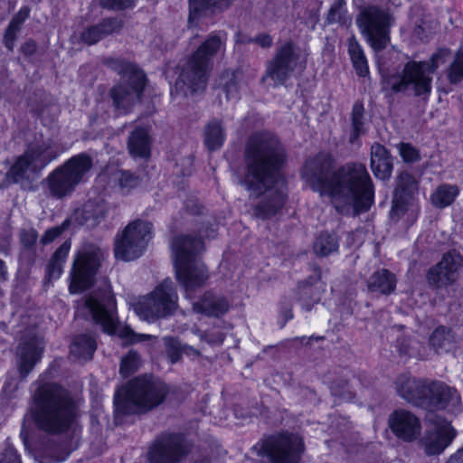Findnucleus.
<instances>
[{
	"mask_svg": "<svg viewBox=\"0 0 463 463\" xmlns=\"http://www.w3.org/2000/svg\"><path fill=\"white\" fill-rule=\"evenodd\" d=\"M332 166L333 159L329 154H318L307 161L302 178L321 197H328L339 213L357 214L369 209L373 189L365 166L346 165L331 172Z\"/></svg>",
	"mask_w": 463,
	"mask_h": 463,
	"instance_id": "f257e3e1",
	"label": "nucleus"
},
{
	"mask_svg": "<svg viewBox=\"0 0 463 463\" xmlns=\"http://www.w3.org/2000/svg\"><path fill=\"white\" fill-rule=\"evenodd\" d=\"M247 173L241 181L250 195L266 194L270 206H260L258 214L267 218L274 214L284 203L285 182L279 168L285 161V152L279 142L269 133L252 136L246 150Z\"/></svg>",
	"mask_w": 463,
	"mask_h": 463,
	"instance_id": "f03ea898",
	"label": "nucleus"
},
{
	"mask_svg": "<svg viewBox=\"0 0 463 463\" xmlns=\"http://www.w3.org/2000/svg\"><path fill=\"white\" fill-rule=\"evenodd\" d=\"M33 414L43 430L55 433L66 430L72 424L76 410L65 390L47 383L35 392Z\"/></svg>",
	"mask_w": 463,
	"mask_h": 463,
	"instance_id": "7ed1b4c3",
	"label": "nucleus"
},
{
	"mask_svg": "<svg viewBox=\"0 0 463 463\" xmlns=\"http://www.w3.org/2000/svg\"><path fill=\"white\" fill-rule=\"evenodd\" d=\"M171 250L176 279L183 286L187 298H190L192 292L205 285L209 279L205 265L197 259L203 243L189 236H178L174 239Z\"/></svg>",
	"mask_w": 463,
	"mask_h": 463,
	"instance_id": "20e7f679",
	"label": "nucleus"
},
{
	"mask_svg": "<svg viewBox=\"0 0 463 463\" xmlns=\"http://www.w3.org/2000/svg\"><path fill=\"white\" fill-rule=\"evenodd\" d=\"M397 390L403 399L416 405L428 403L434 409L447 410L455 414L461 411V400L458 392L441 383H432L428 389L430 397L426 398L427 389L419 381L402 375L397 381Z\"/></svg>",
	"mask_w": 463,
	"mask_h": 463,
	"instance_id": "39448f33",
	"label": "nucleus"
},
{
	"mask_svg": "<svg viewBox=\"0 0 463 463\" xmlns=\"http://www.w3.org/2000/svg\"><path fill=\"white\" fill-rule=\"evenodd\" d=\"M449 56V50L440 49L429 61H409L401 76L390 78L386 83L395 91L410 90L417 96L430 95L433 74L447 61Z\"/></svg>",
	"mask_w": 463,
	"mask_h": 463,
	"instance_id": "423d86ee",
	"label": "nucleus"
},
{
	"mask_svg": "<svg viewBox=\"0 0 463 463\" xmlns=\"http://www.w3.org/2000/svg\"><path fill=\"white\" fill-rule=\"evenodd\" d=\"M166 393L165 385L152 378H138L117 391L115 409L120 413H135L158 405Z\"/></svg>",
	"mask_w": 463,
	"mask_h": 463,
	"instance_id": "0eeeda50",
	"label": "nucleus"
},
{
	"mask_svg": "<svg viewBox=\"0 0 463 463\" xmlns=\"http://www.w3.org/2000/svg\"><path fill=\"white\" fill-rule=\"evenodd\" d=\"M222 48V43L219 37L211 36L207 39L188 60L171 93L175 91L187 95L203 90L211 68V58Z\"/></svg>",
	"mask_w": 463,
	"mask_h": 463,
	"instance_id": "6e6552de",
	"label": "nucleus"
},
{
	"mask_svg": "<svg viewBox=\"0 0 463 463\" xmlns=\"http://www.w3.org/2000/svg\"><path fill=\"white\" fill-rule=\"evenodd\" d=\"M140 320L154 323L172 316L178 308V294L170 279H165L152 291L139 297L132 305Z\"/></svg>",
	"mask_w": 463,
	"mask_h": 463,
	"instance_id": "1a4fd4ad",
	"label": "nucleus"
},
{
	"mask_svg": "<svg viewBox=\"0 0 463 463\" xmlns=\"http://www.w3.org/2000/svg\"><path fill=\"white\" fill-rule=\"evenodd\" d=\"M63 152V148L52 138L31 144L24 154L19 156L6 174L12 182L28 178L31 174L43 168Z\"/></svg>",
	"mask_w": 463,
	"mask_h": 463,
	"instance_id": "9d476101",
	"label": "nucleus"
},
{
	"mask_svg": "<svg viewBox=\"0 0 463 463\" xmlns=\"http://www.w3.org/2000/svg\"><path fill=\"white\" fill-rule=\"evenodd\" d=\"M152 224L147 221L137 219L129 222L115 238L116 259L131 261L142 256L152 239Z\"/></svg>",
	"mask_w": 463,
	"mask_h": 463,
	"instance_id": "9b49d317",
	"label": "nucleus"
},
{
	"mask_svg": "<svg viewBox=\"0 0 463 463\" xmlns=\"http://www.w3.org/2000/svg\"><path fill=\"white\" fill-rule=\"evenodd\" d=\"M91 166L90 158L84 154L71 157L49 177L51 194L57 197L70 194L79 184L87 180Z\"/></svg>",
	"mask_w": 463,
	"mask_h": 463,
	"instance_id": "f8f14e48",
	"label": "nucleus"
},
{
	"mask_svg": "<svg viewBox=\"0 0 463 463\" xmlns=\"http://www.w3.org/2000/svg\"><path fill=\"white\" fill-rule=\"evenodd\" d=\"M104 251L94 245H84L75 254L72 269L70 273V292L80 293L96 281V276Z\"/></svg>",
	"mask_w": 463,
	"mask_h": 463,
	"instance_id": "ddd939ff",
	"label": "nucleus"
},
{
	"mask_svg": "<svg viewBox=\"0 0 463 463\" xmlns=\"http://www.w3.org/2000/svg\"><path fill=\"white\" fill-rule=\"evenodd\" d=\"M303 451V440L298 435L280 433L262 442L260 455L266 457L269 463H298Z\"/></svg>",
	"mask_w": 463,
	"mask_h": 463,
	"instance_id": "4468645a",
	"label": "nucleus"
},
{
	"mask_svg": "<svg viewBox=\"0 0 463 463\" xmlns=\"http://www.w3.org/2000/svg\"><path fill=\"white\" fill-rule=\"evenodd\" d=\"M357 24L372 48L378 53L389 43L388 28L391 17L376 7L364 8L357 18Z\"/></svg>",
	"mask_w": 463,
	"mask_h": 463,
	"instance_id": "2eb2a0df",
	"label": "nucleus"
},
{
	"mask_svg": "<svg viewBox=\"0 0 463 463\" xmlns=\"http://www.w3.org/2000/svg\"><path fill=\"white\" fill-rule=\"evenodd\" d=\"M83 306L92 319L101 326L104 332L109 335L117 332L116 302L110 287L106 281L102 290L88 297Z\"/></svg>",
	"mask_w": 463,
	"mask_h": 463,
	"instance_id": "dca6fc26",
	"label": "nucleus"
},
{
	"mask_svg": "<svg viewBox=\"0 0 463 463\" xmlns=\"http://www.w3.org/2000/svg\"><path fill=\"white\" fill-rule=\"evenodd\" d=\"M119 73L123 84L112 90V97L116 108L122 109V112H127V109L140 97L145 86V75L136 65L131 63L122 64Z\"/></svg>",
	"mask_w": 463,
	"mask_h": 463,
	"instance_id": "f3484780",
	"label": "nucleus"
},
{
	"mask_svg": "<svg viewBox=\"0 0 463 463\" xmlns=\"http://www.w3.org/2000/svg\"><path fill=\"white\" fill-rule=\"evenodd\" d=\"M187 444L178 435L156 441L149 452L151 463H177L187 453Z\"/></svg>",
	"mask_w": 463,
	"mask_h": 463,
	"instance_id": "a211bd4d",
	"label": "nucleus"
},
{
	"mask_svg": "<svg viewBox=\"0 0 463 463\" xmlns=\"http://www.w3.org/2000/svg\"><path fill=\"white\" fill-rule=\"evenodd\" d=\"M298 56L295 52L292 43L284 44L278 52L274 61L267 69V79H270L275 84L282 83L295 70L298 65Z\"/></svg>",
	"mask_w": 463,
	"mask_h": 463,
	"instance_id": "6ab92c4d",
	"label": "nucleus"
},
{
	"mask_svg": "<svg viewBox=\"0 0 463 463\" xmlns=\"http://www.w3.org/2000/svg\"><path fill=\"white\" fill-rule=\"evenodd\" d=\"M456 436V431L449 422L443 420L435 424L428 430L422 439V445L426 454L438 455L451 443Z\"/></svg>",
	"mask_w": 463,
	"mask_h": 463,
	"instance_id": "aec40b11",
	"label": "nucleus"
},
{
	"mask_svg": "<svg viewBox=\"0 0 463 463\" xmlns=\"http://www.w3.org/2000/svg\"><path fill=\"white\" fill-rule=\"evenodd\" d=\"M389 427L399 439L406 441L415 439L420 432L419 419L404 410L395 411L390 416Z\"/></svg>",
	"mask_w": 463,
	"mask_h": 463,
	"instance_id": "412c9836",
	"label": "nucleus"
},
{
	"mask_svg": "<svg viewBox=\"0 0 463 463\" xmlns=\"http://www.w3.org/2000/svg\"><path fill=\"white\" fill-rule=\"evenodd\" d=\"M460 266V258L455 253L445 254L441 261L428 274L430 284L438 287L447 286L457 278V271Z\"/></svg>",
	"mask_w": 463,
	"mask_h": 463,
	"instance_id": "4be33fe9",
	"label": "nucleus"
},
{
	"mask_svg": "<svg viewBox=\"0 0 463 463\" xmlns=\"http://www.w3.org/2000/svg\"><path fill=\"white\" fill-rule=\"evenodd\" d=\"M43 351L42 339L33 336L22 343L18 349L19 371L25 376L41 359Z\"/></svg>",
	"mask_w": 463,
	"mask_h": 463,
	"instance_id": "5701e85b",
	"label": "nucleus"
},
{
	"mask_svg": "<svg viewBox=\"0 0 463 463\" xmlns=\"http://www.w3.org/2000/svg\"><path fill=\"white\" fill-rule=\"evenodd\" d=\"M406 177L410 180V184L408 188V197L409 199L406 200V202L402 201V194H405V188L402 187L401 184L397 187L395 191L394 200H393V205L392 208V214L394 216H402L407 213L411 216L413 220L416 219L418 212H419V206L417 203H414V199L412 197L413 190L416 189V184L411 180V178L409 176V175H401L400 179L401 181Z\"/></svg>",
	"mask_w": 463,
	"mask_h": 463,
	"instance_id": "b1692460",
	"label": "nucleus"
},
{
	"mask_svg": "<svg viewBox=\"0 0 463 463\" xmlns=\"http://www.w3.org/2000/svg\"><path fill=\"white\" fill-rule=\"evenodd\" d=\"M193 308L199 314L219 317L228 310L229 304L224 298L207 292L199 300L193 303Z\"/></svg>",
	"mask_w": 463,
	"mask_h": 463,
	"instance_id": "393cba45",
	"label": "nucleus"
},
{
	"mask_svg": "<svg viewBox=\"0 0 463 463\" xmlns=\"http://www.w3.org/2000/svg\"><path fill=\"white\" fill-rule=\"evenodd\" d=\"M371 167L375 177L385 180L391 176L392 158L384 146L374 144L371 148Z\"/></svg>",
	"mask_w": 463,
	"mask_h": 463,
	"instance_id": "a878e982",
	"label": "nucleus"
},
{
	"mask_svg": "<svg viewBox=\"0 0 463 463\" xmlns=\"http://www.w3.org/2000/svg\"><path fill=\"white\" fill-rule=\"evenodd\" d=\"M149 130L146 128L134 130L128 140V149L134 157L146 158L150 155Z\"/></svg>",
	"mask_w": 463,
	"mask_h": 463,
	"instance_id": "bb28decb",
	"label": "nucleus"
},
{
	"mask_svg": "<svg viewBox=\"0 0 463 463\" xmlns=\"http://www.w3.org/2000/svg\"><path fill=\"white\" fill-rule=\"evenodd\" d=\"M108 212V206L102 199L87 202L81 212V222L89 227L96 226L104 219Z\"/></svg>",
	"mask_w": 463,
	"mask_h": 463,
	"instance_id": "cd10ccee",
	"label": "nucleus"
},
{
	"mask_svg": "<svg viewBox=\"0 0 463 463\" xmlns=\"http://www.w3.org/2000/svg\"><path fill=\"white\" fill-rule=\"evenodd\" d=\"M396 280L394 276L387 269L375 272L368 281V288L371 292L390 294L394 290Z\"/></svg>",
	"mask_w": 463,
	"mask_h": 463,
	"instance_id": "c85d7f7f",
	"label": "nucleus"
},
{
	"mask_svg": "<svg viewBox=\"0 0 463 463\" xmlns=\"http://www.w3.org/2000/svg\"><path fill=\"white\" fill-rule=\"evenodd\" d=\"M459 194V189L455 184H443L439 185L430 195L431 203L437 208L449 206Z\"/></svg>",
	"mask_w": 463,
	"mask_h": 463,
	"instance_id": "c756f323",
	"label": "nucleus"
},
{
	"mask_svg": "<svg viewBox=\"0 0 463 463\" xmlns=\"http://www.w3.org/2000/svg\"><path fill=\"white\" fill-rule=\"evenodd\" d=\"M71 246V241H67L54 252L47 267V275L50 279H58L62 273L63 264Z\"/></svg>",
	"mask_w": 463,
	"mask_h": 463,
	"instance_id": "7c9ffc66",
	"label": "nucleus"
},
{
	"mask_svg": "<svg viewBox=\"0 0 463 463\" xmlns=\"http://www.w3.org/2000/svg\"><path fill=\"white\" fill-rule=\"evenodd\" d=\"M95 350L96 342L88 335H82L76 337L71 346V354L83 360L90 359Z\"/></svg>",
	"mask_w": 463,
	"mask_h": 463,
	"instance_id": "2f4dec72",
	"label": "nucleus"
},
{
	"mask_svg": "<svg viewBox=\"0 0 463 463\" xmlns=\"http://www.w3.org/2000/svg\"><path fill=\"white\" fill-rule=\"evenodd\" d=\"M348 52L356 73L362 77L366 76L369 72L367 60L362 47L354 38L349 40Z\"/></svg>",
	"mask_w": 463,
	"mask_h": 463,
	"instance_id": "473e14b6",
	"label": "nucleus"
},
{
	"mask_svg": "<svg viewBox=\"0 0 463 463\" xmlns=\"http://www.w3.org/2000/svg\"><path fill=\"white\" fill-rule=\"evenodd\" d=\"M225 134L219 121L210 122L204 130V143L210 150L219 149L224 143Z\"/></svg>",
	"mask_w": 463,
	"mask_h": 463,
	"instance_id": "72a5a7b5",
	"label": "nucleus"
},
{
	"mask_svg": "<svg viewBox=\"0 0 463 463\" xmlns=\"http://www.w3.org/2000/svg\"><path fill=\"white\" fill-rule=\"evenodd\" d=\"M121 24L117 20H108L99 26L89 28L82 33V41L88 44L97 43L103 34L118 30Z\"/></svg>",
	"mask_w": 463,
	"mask_h": 463,
	"instance_id": "f704fd0d",
	"label": "nucleus"
},
{
	"mask_svg": "<svg viewBox=\"0 0 463 463\" xmlns=\"http://www.w3.org/2000/svg\"><path fill=\"white\" fill-rule=\"evenodd\" d=\"M220 86L225 91L228 99L236 98L241 87V73L225 71L220 78Z\"/></svg>",
	"mask_w": 463,
	"mask_h": 463,
	"instance_id": "c9c22d12",
	"label": "nucleus"
},
{
	"mask_svg": "<svg viewBox=\"0 0 463 463\" xmlns=\"http://www.w3.org/2000/svg\"><path fill=\"white\" fill-rule=\"evenodd\" d=\"M452 342L450 331L444 326L437 327L430 337V345L437 353L449 350Z\"/></svg>",
	"mask_w": 463,
	"mask_h": 463,
	"instance_id": "e433bc0d",
	"label": "nucleus"
},
{
	"mask_svg": "<svg viewBox=\"0 0 463 463\" xmlns=\"http://www.w3.org/2000/svg\"><path fill=\"white\" fill-rule=\"evenodd\" d=\"M29 14V9L27 7H23L11 21L5 34V44L9 50L13 49L15 33L19 30L21 24L28 18Z\"/></svg>",
	"mask_w": 463,
	"mask_h": 463,
	"instance_id": "4c0bfd02",
	"label": "nucleus"
},
{
	"mask_svg": "<svg viewBox=\"0 0 463 463\" xmlns=\"http://www.w3.org/2000/svg\"><path fill=\"white\" fill-rule=\"evenodd\" d=\"M338 249V241L334 234L322 233L314 243V251L317 255L327 256Z\"/></svg>",
	"mask_w": 463,
	"mask_h": 463,
	"instance_id": "58836bf2",
	"label": "nucleus"
},
{
	"mask_svg": "<svg viewBox=\"0 0 463 463\" xmlns=\"http://www.w3.org/2000/svg\"><path fill=\"white\" fill-rule=\"evenodd\" d=\"M232 0H189L190 21L197 18L198 14L210 5L219 9L227 7Z\"/></svg>",
	"mask_w": 463,
	"mask_h": 463,
	"instance_id": "ea45409f",
	"label": "nucleus"
},
{
	"mask_svg": "<svg viewBox=\"0 0 463 463\" xmlns=\"http://www.w3.org/2000/svg\"><path fill=\"white\" fill-rule=\"evenodd\" d=\"M326 20L330 24H345L348 20L346 3L344 0L335 1L330 6Z\"/></svg>",
	"mask_w": 463,
	"mask_h": 463,
	"instance_id": "a19ab883",
	"label": "nucleus"
},
{
	"mask_svg": "<svg viewBox=\"0 0 463 463\" xmlns=\"http://www.w3.org/2000/svg\"><path fill=\"white\" fill-rule=\"evenodd\" d=\"M165 345L166 346L168 354L171 358L172 363H175L181 353H186V354H197V351L194 350L193 347L188 345H183L181 346L178 340L172 338V337H165L164 339Z\"/></svg>",
	"mask_w": 463,
	"mask_h": 463,
	"instance_id": "79ce46f5",
	"label": "nucleus"
},
{
	"mask_svg": "<svg viewBox=\"0 0 463 463\" xmlns=\"http://www.w3.org/2000/svg\"><path fill=\"white\" fill-rule=\"evenodd\" d=\"M448 78L451 83L463 80V52L458 51L449 69Z\"/></svg>",
	"mask_w": 463,
	"mask_h": 463,
	"instance_id": "37998d69",
	"label": "nucleus"
},
{
	"mask_svg": "<svg viewBox=\"0 0 463 463\" xmlns=\"http://www.w3.org/2000/svg\"><path fill=\"white\" fill-rule=\"evenodd\" d=\"M363 111L364 108L361 104H355L353 108V134L351 137V142H354V140H356L364 132Z\"/></svg>",
	"mask_w": 463,
	"mask_h": 463,
	"instance_id": "c03bdc74",
	"label": "nucleus"
},
{
	"mask_svg": "<svg viewBox=\"0 0 463 463\" xmlns=\"http://www.w3.org/2000/svg\"><path fill=\"white\" fill-rule=\"evenodd\" d=\"M139 365V356L135 352H129L121 361L120 373L128 376L135 372Z\"/></svg>",
	"mask_w": 463,
	"mask_h": 463,
	"instance_id": "a18cd8bd",
	"label": "nucleus"
},
{
	"mask_svg": "<svg viewBox=\"0 0 463 463\" xmlns=\"http://www.w3.org/2000/svg\"><path fill=\"white\" fill-rule=\"evenodd\" d=\"M118 185L123 194L128 193L131 189L138 184V180L133 175L128 172H120L116 174Z\"/></svg>",
	"mask_w": 463,
	"mask_h": 463,
	"instance_id": "49530a36",
	"label": "nucleus"
},
{
	"mask_svg": "<svg viewBox=\"0 0 463 463\" xmlns=\"http://www.w3.org/2000/svg\"><path fill=\"white\" fill-rule=\"evenodd\" d=\"M118 335L129 343H137L153 337L151 335L136 334L128 327L120 328Z\"/></svg>",
	"mask_w": 463,
	"mask_h": 463,
	"instance_id": "de8ad7c7",
	"label": "nucleus"
},
{
	"mask_svg": "<svg viewBox=\"0 0 463 463\" xmlns=\"http://www.w3.org/2000/svg\"><path fill=\"white\" fill-rule=\"evenodd\" d=\"M398 150L400 156L405 162H414L419 158L418 151L409 144H400Z\"/></svg>",
	"mask_w": 463,
	"mask_h": 463,
	"instance_id": "09e8293b",
	"label": "nucleus"
},
{
	"mask_svg": "<svg viewBox=\"0 0 463 463\" xmlns=\"http://www.w3.org/2000/svg\"><path fill=\"white\" fill-rule=\"evenodd\" d=\"M103 7L120 10L133 5V0H100Z\"/></svg>",
	"mask_w": 463,
	"mask_h": 463,
	"instance_id": "8fccbe9b",
	"label": "nucleus"
},
{
	"mask_svg": "<svg viewBox=\"0 0 463 463\" xmlns=\"http://www.w3.org/2000/svg\"><path fill=\"white\" fill-rule=\"evenodd\" d=\"M202 339L205 340L209 345H219L224 340V335L221 332L206 333L202 335Z\"/></svg>",
	"mask_w": 463,
	"mask_h": 463,
	"instance_id": "3c124183",
	"label": "nucleus"
},
{
	"mask_svg": "<svg viewBox=\"0 0 463 463\" xmlns=\"http://www.w3.org/2000/svg\"><path fill=\"white\" fill-rule=\"evenodd\" d=\"M0 463H21L20 457L13 447H7Z\"/></svg>",
	"mask_w": 463,
	"mask_h": 463,
	"instance_id": "603ef678",
	"label": "nucleus"
},
{
	"mask_svg": "<svg viewBox=\"0 0 463 463\" xmlns=\"http://www.w3.org/2000/svg\"><path fill=\"white\" fill-rule=\"evenodd\" d=\"M63 231L62 227H53L48 230L43 237L42 238V242L43 244L49 243L52 241L55 238H57Z\"/></svg>",
	"mask_w": 463,
	"mask_h": 463,
	"instance_id": "864d4df0",
	"label": "nucleus"
},
{
	"mask_svg": "<svg viewBox=\"0 0 463 463\" xmlns=\"http://www.w3.org/2000/svg\"><path fill=\"white\" fill-rule=\"evenodd\" d=\"M21 239L24 245H32L37 239L36 232L33 229L24 232L21 235Z\"/></svg>",
	"mask_w": 463,
	"mask_h": 463,
	"instance_id": "5fc2aeb1",
	"label": "nucleus"
},
{
	"mask_svg": "<svg viewBox=\"0 0 463 463\" xmlns=\"http://www.w3.org/2000/svg\"><path fill=\"white\" fill-rule=\"evenodd\" d=\"M256 42L262 47H268L271 45L272 40L269 35L263 34L259 36Z\"/></svg>",
	"mask_w": 463,
	"mask_h": 463,
	"instance_id": "6e6d98bb",
	"label": "nucleus"
},
{
	"mask_svg": "<svg viewBox=\"0 0 463 463\" xmlns=\"http://www.w3.org/2000/svg\"><path fill=\"white\" fill-rule=\"evenodd\" d=\"M463 463V449L458 450L451 458V463Z\"/></svg>",
	"mask_w": 463,
	"mask_h": 463,
	"instance_id": "4d7b16f0",
	"label": "nucleus"
},
{
	"mask_svg": "<svg viewBox=\"0 0 463 463\" xmlns=\"http://www.w3.org/2000/svg\"><path fill=\"white\" fill-rule=\"evenodd\" d=\"M24 52L26 53L32 52L35 49V44L33 43H27L24 47Z\"/></svg>",
	"mask_w": 463,
	"mask_h": 463,
	"instance_id": "13d9d810",
	"label": "nucleus"
},
{
	"mask_svg": "<svg viewBox=\"0 0 463 463\" xmlns=\"http://www.w3.org/2000/svg\"><path fill=\"white\" fill-rule=\"evenodd\" d=\"M5 265H4V262L2 260H0V280L2 279H5Z\"/></svg>",
	"mask_w": 463,
	"mask_h": 463,
	"instance_id": "bf43d9fd",
	"label": "nucleus"
}]
</instances>
